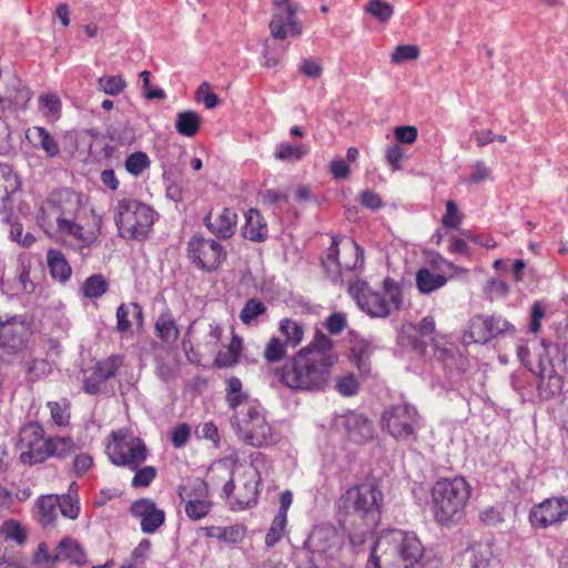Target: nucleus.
<instances>
[{"label": "nucleus", "mask_w": 568, "mask_h": 568, "mask_svg": "<svg viewBox=\"0 0 568 568\" xmlns=\"http://www.w3.org/2000/svg\"><path fill=\"white\" fill-rule=\"evenodd\" d=\"M384 495L374 483L347 488L336 500V517L355 551L372 537L381 520Z\"/></svg>", "instance_id": "nucleus-1"}, {"label": "nucleus", "mask_w": 568, "mask_h": 568, "mask_svg": "<svg viewBox=\"0 0 568 568\" xmlns=\"http://www.w3.org/2000/svg\"><path fill=\"white\" fill-rule=\"evenodd\" d=\"M423 556L414 532L394 529L374 541L366 568H422Z\"/></svg>", "instance_id": "nucleus-2"}, {"label": "nucleus", "mask_w": 568, "mask_h": 568, "mask_svg": "<svg viewBox=\"0 0 568 568\" xmlns=\"http://www.w3.org/2000/svg\"><path fill=\"white\" fill-rule=\"evenodd\" d=\"M331 358L298 351L274 369L278 383L295 392L322 390L327 385L333 365Z\"/></svg>", "instance_id": "nucleus-3"}, {"label": "nucleus", "mask_w": 568, "mask_h": 568, "mask_svg": "<svg viewBox=\"0 0 568 568\" xmlns=\"http://www.w3.org/2000/svg\"><path fill=\"white\" fill-rule=\"evenodd\" d=\"M470 493V485L462 476L438 479L432 489L435 520L446 527L459 523L464 517Z\"/></svg>", "instance_id": "nucleus-4"}, {"label": "nucleus", "mask_w": 568, "mask_h": 568, "mask_svg": "<svg viewBox=\"0 0 568 568\" xmlns=\"http://www.w3.org/2000/svg\"><path fill=\"white\" fill-rule=\"evenodd\" d=\"M383 291L388 301L367 282L357 281L348 287V293L357 306L373 318H386L392 314V308L398 311L403 306L402 287L397 281L387 276L383 281Z\"/></svg>", "instance_id": "nucleus-5"}, {"label": "nucleus", "mask_w": 568, "mask_h": 568, "mask_svg": "<svg viewBox=\"0 0 568 568\" xmlns=\"http://www.w3.org/2000/svg\"><path fill=\"white\" fill-rule=\"evenodd\" d=\"M231 425L236 436L252 447L271 446L278 442V434L267 423L264 408L258 403H247L233 414Z\"/></svg>", "instance_id": "nucleus-6"}, {"label": "nucleus", "mask_w": 568, "mask_h": 568, "mask_svg": "<svg viewBox=\"0 0 568 568\" xmlns=\"http://www.w3.org/2000/svg\"><path fill=\"white\" fill-rule=\"evenodd\" d=\"M321 265L333 283H342L345 274L363 271L364 248L349 237L334 235L331 246L321 258Z\"/></svg>", "instance_id": "nucleus-7"}, {"label": "nucleus", "mask_w": 568, "mask_h": 568, "mask_svg": "<svg viewBox=\"0 0 568 568\" xmlns=\"http://www.w3.org/2000/svg\"><path fill=\"white\" fill-rule=\"evenodd\" d=\"M209 479L212 484L225 480L223 493L233 510H243L257 503L260 479L255 470L242 473L235 484L232 469L225 464H220L209 469Z\"/></svg>", "instance_id": "nucleus-8"}, {"label": "nucleus", "mask_w": 568, "mask_h": 568, "mask_svg": "<svg viewBox=\"0 0 568 568\" xmlns=\"http://www.w3.org/2000/svg\"><path fill=\"white\" fill-rule=\"evenodd\" d=\"M155 212L151 206L131 199L118 202L114 221L120 237L142 242L154 224Z\"/></svg>", "instance_id": "nucleus-9"}, {"label": "nucleus", "mask_w": 568, "mask_h": 568, "mask_svg": "<svg viewBox=\"0 0 568 568\" xmlns=\"http://www.w3.org/2000/svg\"><path fill=\"white\" fill-rule=\"evenodd\" d=\"M111 437L105 453L113 465L134 470L146 460L148 448L141 438L128 436L121 430L112 432Z\"/></svg>", "instance_id": "nucleus-10"}, {"label": "nucleus", "mask_w": 568, "mask_h": 568, "mask_svg": "<svg viewBox=\"0 0 568 568\" xmlns=\"http://www.w3.org/2000/svg\"><path fill=\"white\" fill-rule=\"evenodd\" d=\"M382 426L396 440L414 442L418 428L417 409L407 403L393 405L384 410Z\"/></svg>", "instance_id": "nucleus-11"}, {"label": "nucleus", "mask_w": 568, "mask_h": 568, "mask_svg": "<svg viewBox=\"0 0 568 568\" xmlns=\"http://www.w3.org/2000/svg\"><path fill=\"white\" fill-rule=\"evenodd\" d=\"M186 255L196 268L211 273L221 266L227 253L214 239L195 234L186 244Z\"/></svg>", "instance_id": "nucleus-12"}, {"label": "nucleus", "mask_w": 568, "mask_h": 568, "mask_svg": "<svg viewBox=\"0 0 568 568\" xmlns=\"http://www.w3.org/2000/svg\"><path fill=\"white\" fill-rule=\"evenodd\" d=\"M81 202L79 195L70 189L53 191L41 206V220L43 224L52 226L65 223L74 219L79 212Z\"/></svg>", "instance_id": "nucleus-13"}, {"label": "nucleus", "mask_w": 568, "mask_h": 568, "mask_svg": "<svg viewBox=\"0 0 568 568\" xmlns=\"http://www.w3.org/2000/svg\"><path fill=\"white\" fill-rule=\"evenodd\" d=\"M32 335L31 325L22 315L0 317V351L7 355L23 352Z\"/></svg>", "instance_id": "nucleus-14"}, {"label": "nucleus", "mask_w": 568, "mask_h": 568, "mask_svg": "<svg viewBox=\"0 0 568 568\" xmlns=\"http://www.w3.org/2000/svg\"><path fill=\"white\" fill-rule=\"evenodd\" d=\"M297 7L292 0H274L273 14L268 28L275 40H284L288 36L297 37L303 26L296 16Z\"/></svg>", "instance_id": "nucleus-15"}, {"label": "nucleus", "mask_w": 568, "mask_h": 568, "mask_svg": "<svg viewBox=\"0 0 568 568\" xmlns=\"http://www.w3.org/2000/svg\"><path fill=\"white\" fill-rule=\"evenodd\" d=\"M514 332L515 326L501 316L476 315L469 321L466 336L474 343L487 344L498 336Z\"/></svg>", "instance_id": "nucleus-16"}, {"label": "nucleus", "mask_w": 568, "mask_h": 568, "mask_svg": "<svg viewBox=\"0 0 568 568\" xmlns=\"http://www.w3.org/2000/svg\"><path fill=\"white\" fill-rule=\"evenodd\" d=\"M568 518V498H548L534 506L529 511V521L535 528H547Z\"/></svg>", "instance_id": "nucleus-17"}, {"label": "nucleus", "mask_w": 568, "mask_h": 568, "mask_svg": "<svg viewBox=\"0 0 568 568\" xmlns=\"http://www.w3.org/2000/svg\"><path fill=\"white\" fill-rule=\"evenodd\" d=\"M334 423L336 428L355 444H365L374 437L373 424L364 414L349 410L337 415Z\"/></svg>", "instance_id": "nucleus-18"}, {"label": "nucleus", "mask_w": 568, "mask_h": 568, "mask_svg": "<svg viewBox=\"0 0 568 568\" xmlns=\"http://www.w3.org/2000/svg\"><path fill=\"white\" fill-rule=\"evenodd\" d=\"M123 364L120 355H112L95 364L92 373L83 382V390L90 395L105 393L106 383L114 377Z\"/></svg>", "instance_id": "nucleus-19"}, {"label": "nucleus", "mask_w": 568, "mask_h": 568, "mask_svg": "<svg viewBox=\"0 0 568 568\" xmlns=\"http://www.w3.org/2000/svg\"><path fill=\"white\" fill-rule=\"evenodd\" d=\"M179 496L185 503V514L192 520L205 517L211 510V503L202 499L206 494V483L195 480L192 484L180 486Z\"/></svg>", "instance_id": "nucleus-20"}, {"label": "nucleus", "mask_w": 568, "mask_h": 568, "mask_svg": "<svg viewBox=\"0 0 568 568\" xmlns=\"http://www.w3.org/2000/svg\"><path fill=\"white\" fill-rule=\"evenodd\" d=\"M305 546L314 554L329 557L339 550L341 538L333 525L322 524L313 528Z\"/></svg>", "instance_id": "nucleus-21"}, {"label": "nucleus", "mask_w": 568, "mask_h": 568, "mask_svg": "<svg viewBox=\"0 0 568 568\" xmlns=\"http://www.w3.org/2000/svg\"><path fill=\"white\" fill-rule=\"evenodd\" d=\"M130 510L133 517L140 519L141 530L144 534H154L164 524V510L158 508L150 498L135 500Z\"/></svg>", "instance_id": "nucleus-22"}, {"label": "nucleus", "mask_w": 568, "mask_h": 568, "mask_svg": "<svg viewBox=\"0 0 568 568\" xmlns=\"http://www.w3.org/2000/svg\"><path fill=\"white\" fill-rule=\"evenodd\" d=\"M236 223L237 214L229 207L216 213L210 211L204 217L205 226L221 240H229L234 235Z\"/></svg>", "instance_id": "nucleus-23"}, {"label": "nucleus", "mask_w": 568, "mask_h": 568, "mask_svg": "<svg viewBox=\"0 0 568 568\" xmlns=\"http://www.w3.org/2000/svg\"><path fill=\"white\" fill-rule=\"evenodd\" d=\"M58 232L71 236L77 242V248L83 256L89 255L90 247L97 242L98 235L93 231H84L83 226L70 219L57 226Z\"/></svg>", "instance_id": "nucleus-24"}, {"label": "nucleus", "mask_w": 568, "mask_h": 568, "mask_svg": "<svg viewBox=\"0 0 568 568\" xmlns=\"http://www.w3.org/2000/svg\"><path fill=\"white\" fill-rule=\"evenodd\" d=\"M267 224L256 209H250L245 213V224L242 229V234L245 239L253 242H264L267 239Z\"/></svg>", "instance_id": "nucleus-25"}, {"label": "nucleus", "mask_w": 568, "mask_h": 568, "mask_svg": "<svg viewBox=\"0 0 568 568\" xmlns=\"http://www.w3.org/2000/svg\"><path fill=\"white\" fill-rule=\"evenodd\" d=\"M205 536L227 545L240 544L246 536L247 527L243 524L231 526H210L204 528Z\"/></svg>", "instance_id": "nucleus-26"}, {"label": "nucleus", "mask_w": 568, "mask_h": 568, "mask_svg": "<svg viewBox=\"0 0 568 568\" xmlns=\"http://www.w3.org/2000/svg\"><path fill=\"white\" fill-rule=\"evenodd\" d=\"M47 263L53 280L64 283L71 277L72 267L61 251L49 248L47 252Z\"/></svg>", "instance_id": "nucleus-27"}, {"label": "nucleus", "mask_w": 568, "mask_h": 568, "mask_svg": "<svg viewBox=\"0 0 568 568\" xmlns=\"http://www.w3.org/2000/svg\"><path fill=\"white\" fill-rule=\"evenodd\" d=\"M31 99V92L21 80L12 75L3 92H0V103L8 101L17 106H26Z\"/></svg>", "instance_id": "nucleus-28"}, {"label": "nucleus", "mask_w": 568, "mask_h": 568, "mask_svg": "<svg viewBox=\"0 0 568 568\" xmlns=\"http://www.w3.org/2000/svg\"><path fill=\"white\" fill-rule=\"evenodd\" d=\"M53 560H69L81 565L85 561V554L79 542L70 537L63 538L53 554Z\"/></svg>", "instance_id": "nucleus-29"}, {"label": "nucleus", "mask_w": 568, "mask_h": 568, "mask_svg": "<svg viewBox=\"0 0 568 568\" xmlns=\"http://www.w3.org/2000/svg\"><path fill=\"white\" fill-rule=\"evenodd\" d=\"M21 445L28 448L27 452H22L20 455V460L23 464L33 465L42 463L52 456V452H50L49 438H44L38 442H29Z\"/></svg>", "instance_id": "nucleus-30"}, {"label": "nucleus", "mask_w": 568, "mask_h": 568, "mask_svg": "<svg viewBox=\"0 0 568 568\" xmlns=\"http://www.w3.org/2000/svg\"><path fill=\"white\" fill-rule=\"evenodd\" d=\"M416 286L422 294H430L447 283V277L443 274H436L426 267H422L416 273Z\"/></svg>", "instance_id": "nucleus-31"}, {"label": "nucleus", "mask_w": 568, "mask_h": 568, "mask_svg": "<svg viewBox=\"0 0 568 568\" xmlns=\"http://www.w3.org/2000/svg\"><path fill=\"white\" fill-rule=\"evenodd\" d=\"M538 379L537 389L541 399L548 400L561 393L564 379L556 373L554 367L549 368V373L547 375Z\"/></svg>", "instance_id": "nucleus-32"}, {"label": "nucleus", "mask_w": 568, "mask_h": 568, "mask_svg": "<svg viewBox=\"0 0 568 568\" xmlns=\"http://www.w3.org/2000/svg\"><path fill=\"white\" fill-rule=\"evenodd\" d=\"M155 332L159 338L166 343H173L179 337V327L171 311H163L156 322Z\"/></svg>", "instance_id": "nucleus-33"}, {"label": "nucleus", "mask_w": 568, "mask_h": 568, "mask_svg": "<svg viewBox=\"0 0 568 568\" xmlns=\"http://www.w3.org/2000/svg\"><path fill=\"white\" fill-rule=\"evenodd\" d=\"M32 136L34 146L44 151L47 158H55L60 154V146L49 131L42 126H34L30 130L28 138Z\"/></svg>", "instance_id": "nucleus-34"}, {"label": "nucleus", "mask_w": 568, "mask_h": 568, "mask_svg": "<svg viewBox=\"0 0 568 568\" xmlns=\"http://www.w3.org/2000/svg\"><path fill=\"white\" fill-rule=\"evenodd\" d=\"M301 351H305L310 355L318 354L324 357H329V364L333 366L337 362V356L333 352V341L320 331L316 332L313 341L305 347L301 348Z\"/></svg>", "instance_id": "nucleus-35"}, {"label": "nucleus", "mask_w": 568, "mask_h": 568, "mask_svg": "<svg viewBox=\"0 0 568 568\" xmlns=\"http://www.w3.org/2000/svg\"><path fill=\"white\" fill-rule=\"evenodd\" d=\"M201 125V116L195 111H182L176 114L175 130L179 134L192 138L194 136Z\"/></svg>", "instance_id": "nucleus-36"}, {"label": "nucleus", "mask_w": 568, "mask_h": 568, "mask_svg": "<svg viewBox=\"0 0 568 568\" xmlns=\"http://www.w3.org/2000/svg\"><path fill=\"white\" fill-rule=\"evenodd\" d=\"M31 273V260L19 257V263L16 272V286L18 291L23 294H33L36 292V284L30 278Z\"/></svg>", "instance_id": "nucleus-37"}, {"label": "nucleus", "mask_w": 568, "mask_h": 568, "mask_svg": "<svg viewBox=\"0 0 568 568\" xmlns=\"http://www.w3.org/2000/svg\"><path fill=\"white\" fill-rule=\"evenodd\" d=\"M106 134L111 141L120 145H131L136 136L135 130L128 122H116L108 128Z\"/></svg>", "instance_id": "nucleus-38"}, {"label": "nucleus", "mask_w": 568, "mask_h": 568, "mask_svg": "<svg viewBox=\"0 0 568 568\" xmlns=\"http://www.w3.org/2000/svg\"><path fill=\"white\" fill-rule=\"evenodd\" d=\"M280 331L285 336L284 343L287 346L296 347L303 339L304 329L303 325L296 321L284 318L280 322Z\"/></svg>", "instance_id": "nucleus-39"}, {"label": "nucleus", "mask_w": 568, "mask_h": 568, "mask_svg": "<svg viewBox=\"0 0 568 568\" xmlns=\"http://www.w3.org/2000/svg\"><path fill=\"white\" fill-rule=\"evenodd\" d=\"M39 520L43 526H50L54 524L57 518L58 497L54 496H41L38 499Z\"/></svg>", "instance_id": "nucleus-40"}, {"label": "nucleus", "mask_w": 568, "mask_h": 568, "mask_svg": "<svg viewBox=\"0 0 568 568\" xmlns=\"http://www.w3.org/2000/svg\"><path fill=\"white\" fill-rule=\"evenodd\" d=\"M109 284L102 274L90 275L82 284V293L89 298H99L106 293Z\"/></svg>", "instance_id": "nucleus-41"}, {"label": "nucleus", "mask_w": 568, "mask_h": 568, "mask_svg": "<svg viewBox=\"0 0 568 568\" xmlns=\"http://www.w3.org/2000/svg\"><path fill=\"white\" fill-rule=\"evenodd\" d=\"M470 568H495L493 565V551L486 545H475L470 548Z\"/></svg>", "instance_id": "nucleus-42"}, {"label": "nucleus", "mask_w": 568, "mask_h": 568, "mask_svg": "<svg viewBox=\"0 0 568 568\" xmlns=\"http://www.w3.org/2000/svg\"><path fill=\"white\" fill-rule=\"evenodd\" d=\"M307 153V148L304 145H294L287 142H282L277 145L274 154L276 160L284 162L300 161Z\"/></svg>", "instance_id": "nucleus-43"}, {"label": "nucleus", "mask_w": 568, "mask_h": 568, "mask_svg": "<svg viewBox=\"0 0 568 568\" xmlns=\"http://www.w3.org/2000/svg\"><path fill=\"white\" fill-rule=\"evenodd\" d=\"M365 11L382 23L388 22L394 14L393 6L385 0H369L365 6Z\"/></svg>", "instance_id": "nucleus-44"}, {"label": "nucleus", "mask_w": 568, "mask_h": 568, "mask_svg": "<svg viewBox=\"0 0 568 568\" xmlns=\"http://www.w3.org/2000/svg\"><path fill=\"white\" fill-rule=\"evenodd\" d=\"M287 345L280 337H272L265 345L263 356L268 363H278L286 355Z\"/></svg>", "instance_id": "nucleus-45"}, {"label": "nucleus", "mask_w": 568, "mask_h": 568, "mask_svg": "<svg viewBox=\"0 0 568 568\" xmlns=\"http://www.w3.org/2000/svg\"><path fill=\"white\" fill-rule=\"evenodd\" d=\"M150 164L151 161L148 154L142 151H136L126 158L124 165L131 175L139 176L150 166Z\"/></svg>", "instance_id": "nucleus-46"}, {"label": "nucleus", "mask_w": 568, "mask_h": 568, "mask_svg": "<svg viewBox=\"0 0 568 568\" xmlns=\"http://www.w3.org/2000/svg\"><path fill=\"white\" fill-rule=\"evenodd\" d=\"M286 524V517L275 515L265 536V545L267 548L274 547L283 538Z\"/></svg>", "instance_id": "nucleus-47"}, {"label": "nucleus", "mask_w": 568, "mask_h": 568, "mask_svg": "<svg viewBox=\"0 0 568 568\" xmlns=\"http://www.w3.org/2000/svg\"><path fill=\"white\" fill-rule=\"evenodd\" d=\"M125 87L126 82L121 75H104L98 80V89L109 95L121 93Z\"/></svg>", "instance_id": "nucleus-48"}, {"label": "nucleus", "mask_w": 568, "mask_h": 568, "mask_svg": "<svg viewBox=\"0 0 568 568\" xmlns=\"http://www.w3.org/2000/svg\"><path fill=\"white\" fill-rule=\"evenodd\" d=\"M50 452L52 456L64 458L75 450V445L70 437L49 438Z\"/></svg>", "instance_id": "nucleus-49"}, {"label": "nucleus", "mask_w": 568, "mask_h": 568, "mask_svg": "<svg viewBox=\"0 0 568 568\" xmlns=\"http://www.w3.org/2000/svg\"><path fill=\"white\" fill-rule=\"evenodd\" d=\"M48 407L51 413V418L58 426H65L70 422L69 407L70 403L67 399L60 402H49Z\"/></svg>", "instance_id": "nucleus-50"}, {"label": "nucleus", "mask_w": 568, "mask_h": 568, "mask_svg": "<svg viewBox=\"0 0 568 568\" xmlns=\"http://www.w3.org/2000/svg\"><path fill=\"white\" fill-rule=\"evenodd\" d=\"M266 306L257 298H250L240 313V318L244 324H250L254 318L264 314Z\"/></svg>", "instance_id": "nucleus-51"}, {"label": "nucleus", "mask_w": 568, "mask_h": 568, "mask_svg": "<svg viewBox=\"0 0 568 568\" xmlns=\"http://www.w3.org/2000/svg\"><path fill=\"white\" fill-rule=\"evenodd\" d=\"M463 222V214L459 212L457 204L449 200L446 202V212L442 217V224L446 229H457Z\"/></svg>", "instance_id": "nucleus-52"}, {"label": "nucleus", "mask_w": 568, "mask_h": 568, "mask_svg": "<svg viewBox=\"0 0 568 568\" xmlns=\"http://www.w3.org/2000/svg\"><path fill=\"white\" fill-rule=\"evenodd\" d=\"M285 52V45H270L268 43H265L263 49V57L265 59L264 65L267 68L278 65L282 62Z\"/></svg>", "instance_id": "nucleus-53"}, {"label": "nucleus", "mask_w": 568, "mask_h": 568, "mask_svg": "<svg viewBox=\"0 0 568 568\" xmlns=\"http://www.w3.org/2000/svg\"><path fill=\"white\" fill-rule=\"evenodd\" d=\"M135 471L131 485L133 487H148L156 477V468L153 466L138 467L134 469Z\"/></svg>", "instance_id": "nucleus-54"}, {"label": "nucleus", "mask_w": 568, "mask_h": 568, "mask_svg": "<svg viewBox=\"0 0 568 568\" xmlns=\"http://www.w3.org/2000/svg\"><path fill=\"white\" fill-rule=\"evenodd\" d=\"M2 532L4 534L6 540H13L19 545H22L27 539V535L22 526L12 519L4 521Z\"/></svg>", "instance_id": "nucleus-55"}, {"label": "nucleus", "mask_w": 568, "mask_h": 568, "mask_svg": "<svg viewBox=\"0 0 568 568\" xmlns=\"http://www.w3.org/2000/svg\"><path fill=\"white\" fill-rule=\"evenodd\" d=\"M419 55V49L415 44H400L397 45L390 55L393 63H402L406 60H415Z\"/></svg>", "instance_id": "nucleus-56"}, {"label": "nucleus", "mask_w": 568, "mask_h": 568, "mask_svg": "<svg viewBox=\"0 0 568 568\" xmlns=\"http://www.w3.org/2000/svg\"><path fill=\"white\" fill-rule=\"evenodd\" d=\"M58 508L61 514L69 519H75L80 513L78 499H74L70 495H63L58 498Z\"/></svg>", "instance_id": "nucleus-57"}, {"label": "nucleus", "mask_w": 568, "mask_h": 568, "mask_svg": "<svg viewBox=\"0 0 568 568\" xmlns=\"http://www.w3.org/2000/svg\"><path fill=\"white\" fill-rule=\"evenodd\" d=\"M336 389L343 396H354L359 389V383L354 374H348L337 379Z\"/></svg>", "instance_id": "nucleus-58"}, {"label": "nucleus", "mask_w": 568, "mask_h": 568, "mask_svg": "<svg viewBox=\"0 0 568 568\" xmlns=\"http://www.w3.org/2000/svg\"><path fill=\"white\" fill-rule=\"evenodd\" d=\"M196 100L203 102L206 109H214L219 103V97L211 91V87L207 82H203L196 89Z\"/></svg>", "instance_id": "nucleus-59"}, {"label": "nucleus", "mask_w": 568, "mask_h": 568, "mask_svg": "<svg viewBox=\"0 0 568 568\" xmlns=\"http://www.w3.org/2000/svg\"><path fill=\"white\" fill-rule=\"evenodd\" d=\"M44 439L43 427L38 423L26 425L20 432V444Z\"/></svg>", "instance_id": "nucleus-60"}, {"label": "nucleus", "mask_w": 568, "mask_h": 568, "mask_svg": "<svg viewBox=\"0 0 568 568\" xmlns=\"http://www.w3.org/2000/svg\"><path fill=\"white\" fill-rule=\"evenodd\" d=\"M191 437V427L185 424H179L171 432V443L174 448L184 447Z\"/></svg>", "instance_id": "nucleus-61"}, {"label": "nucleus", "mask_w": 568, "mask_h": 568, "mask_svg": "<svg viewBox=\"0 0 568 568\" xmlns=\"http://www.w3.org/2000/svg\"><path fill=\"white\" fill-rule=\"evenodd\" d=\"M346 324V315L342 312H334L326 318L325 328L329 332V334L338 335L344 331Z\"/></svg>", "instance_id": "nucleus-62"}, {"label": "nucleus", "mask_w": 568, "mask_h": 568, "mask_svg": "<svg viewBox=\"0 0 568 568\" xmlns=\"http://www.w3.org/2000/svg\"><path fill=\"white\" fill-rule=\"evenodd\" d=\"M385 158L387 163L392 166L393 171L402 169V160L404 152L398 144H392L386 149Z\"/></svg>", "instance_id": "nucleus-63"}, {"label": "nucleus", "mask_w": 568, "mask_h": 568, "mask_svg": "<svg viewBox=\"0 0 568 568\" xmlns=\"http://www.w3.org/2000/svg\"><path fill=\"white\" fill-rule=\"evenodd\" d=\"M301 72L308 78H320L323 72L321 62L316 59H304L300 65Z\"/></svg>", "instance_id": "nucleus-64"}]
</instances>
